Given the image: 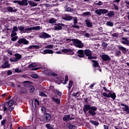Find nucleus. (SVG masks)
<instances>
[{
    "label": "nucleus",
    "mask_w": 129,
    "mask_h": 129,
    "mask_svg": "<svg viewBox=\"0 0 129 129\" xmlns=\"http://www.w3.org/2000/svg\"><path fill=\"white\" fill-rule=\"evenodd\" d=\"M72 84H73V83H72V81H70L69 82V89H70V88H71V87H72Z\"/></svg>",
    "instance_id": "obj_57"
},
{
    "label": "nucleus",
    "mask_w": 129,
    "mask_h": 129,
    "mask_svg": "<svg viewBox=\"0 0 129 129\" xmlns=\"http://www.w3.org/2000/svg\"><path fill=\"white\" fill-rule=\"evenodd\" d=\"M12 31H13V32H18V27L14 26L13 28Z\"/></svg>",
    "instance_id": "obj_49"
},
{
    "label": "nucleus",
    "mask_w": 129,
    "mask_h": 129,
    "mask_svg": "<svg viewBox=\"0 0 129 129\" xmlns=\"http://www.w3.org/2000/svg\"><path fill=\"white\" fill-rule=\"evenodd\" d=\"M78 23V19L77 17H75L74 19V25L72 26L73 28H75V29H79V26L76 25V24Z\"/></svg>",
    "instance_id": "obj_14"
},
{
    "label": "nucleus",
    "mask_w": 129,
    "mask_h": 129,
    "mask_svg": "<svg viewBox=\"0 0 129 129\" xmlns=\"http://www.w3.org/2000/svg\"><path fill=\"white\" fill-rule=\"evenodd\" d=\"M28 49H40L39 45H30L29 46Z\"/></svg>",
    "instance_id": "obj_26"
},
{
    "label": "nucleus",
    "mask_w": 129,
    "mask_h": 129,
    "mask_svg": "<svg viewBox=\"0 0 129 129\" xmlns=\"http://www.w3.org/2000/svg\"><path fill=\"white\" fill-rule=\"evenodd\" d=\"M121 105L122 106H124V108H123V110H124V111H126V112H127V113H129V108H128V106L124 104H121Z\"/></svg>",
    "instance_id": "obj_21"
},
{
    "label": "nucleus",
    "mask_w": 129,
    "mask_h": 129,
    "mask_svg": "<svg viewBox=\"0 0 129 129\" xmlns=\"http://www.w3.org/2000/svg\"><path fill=\"white\" fill-rule=\"evenodd\" d=\"M78 56L79 57H84V50H79L78 51Z\"/></svg>",
    "instance_id": "obj_22"
},
{
    "label": "nucleus",
    "mask_w": 129,
    "mask_h": 129,
    "mask_svg": "<svg viewBox=\"0 0 129 129\" xmlns=\"http://www.w3.org/2000/svg\"><path fill=\"white\" fill-rule=\"evenodd\" d=\"M61 18L64 21H71V20H73V17L67 15H63Z\"/></svg>",
    "instance_id": "obj_10"
},
{
    "label": "nucleus",
    "mask_w": 129,
    "mask_h": 129,
    "mask_svg": "<svg viewBox=\"0 0 129 129\" xmlns=\"http://www.w3.org/2000/svg\"><path fill=\"white\" fill-rule=\"evenodd\" d=\"M95 13H96L97 15H99V16H101V9L95 10Z\"/></svg>",
    "instance_id": "obj_34"
},
{
    "label": "nucleus",
    "mask_w": 129,
    "mask_h": 129,
    "mask_svg": "<svg viewBox=\"0 0 129 129\" xmlns=\"http://www.w3.org/2000/svg\"><path fill=\"white\" fill-rule=\"evenodd\" d=\"M6 121H7V120L4 119L1 121V124L2 125H5L6 124Z\"/></svg>",
    "instance_id": "obj_55"
},
{
    "label": "nucleus",
    "mask_w": 129,
    "mask_h": 129,
    "mask_svg": "<svg viewBox=\"0 0 129 129\" xmlns=\"http://www.w3.org/2000/svg\"><path fill=\"white\" fill-rule=\"evenodd\" d=\"M18 36H15L14 37H12L11 39V40L13 41V42H15V41H17V40H18Z\"/></svg>",
    "instance_id": "obj_50"
},
{
    "label": "nucleus",
    "mask_w": 129,
    "mask_h": 129,
    "mask_svg": "<svg viewBox=\"0 0 129 129\" xmlns=\"http://www.w3.org/2000/svg\"><path fill=\"white\" fill-rule=\"evenodd\" d=\"M37 65H38V64H37L36 63L33 62V63H31V64H29V68H34V67H37Z\"/></svg>",
    "instance_id": "obj_31"
},
{
    "label": "nucleus",
    "mask_w": 129,
    "mask_h": 129,
    "mask_svg": "<svg viewBox=\"0 0 129 129\" xmlns=\"http://www.w3.org/2000/svg\"><path fill=\"white\" fill-rule=\"evenodd\" d=\"M44 118H45V120L47 122H49L51 120V118H52V116H51V114L50 113H46L44 115Z\"/></svg>",
    "instance_id": "obj_11"
},
{
    "label": "nucleus",
    "mask_w": 129,
    "mask_h": 129,
    "mask_svg": "<svg viewBox=\"0 0 129 129\" xmlns=\"http://www.w3.org/2000/svg\"><path fill=\"white\" fill-rule=\"evenodd\" d=\"M46 111H47V110L46 109V108L44 107H41V112L42 113H46Z\"/></svg>",
    "instance_id": "obj_43"
},
{
    "label": "nucleus",
    "mask_w": 129,
    "mask_h": 129,
    "mask_svg": "<svg viewBox=\"0 0 129 129\" xmlns=\"http://www.w3.org/2000/svg\"><path fill=\"white\" fill-rule=\"evenodd\" d=\"M65 83L64 84H66V83H67V82H68V76H66V78H65Z\"/></svg>",
    "instance_id": "obj_59"
},
{
    "label": "nucleus",
    "mask_w": 129,
    "mask_h": 129,
    "mask_svg": "<svg viewBox=\"0 0 129 129\" xmlns=\"http://www.w3.org/2000/svg\"><path fill=\"white\" fill-rule=\"evenodd\" d=\"M102 46L103 47H104V48H106V47H107V43H106L103 42L102 43Z\"/></svg>",
    "instance_id": "obj_56"
},
{
    "label": "nucleus",
    "mask_w": 129,
    "mask_h": 129,
    "mask_svg": "<svg viewBox=\"0 0 129 129\" xmlns=\"http://www.w3.org/2000/svg\"><path fill=\"white\" fill-rule=\"evenodd\" d=\"M54 47V45H47L46 47V49H53V48Z\"/></svg>",
    "instance_id": "obj_46"
},
{
    "label": "nucleus",
    "mask_w": 129,
    "mask_h": 129,
    "mask_svg": "<svg viewBox=\"0 0 129 129\" xmlns=\"http://www.w3.org/2000/svg\"><path fill=\"white\" fill-rule=\"evenodd\" d=\"M41 29H42V28H41L40 26H34L33 27H26L25 29V31L29 32L33 30H34L35 31H38L39 30H41Z\"/></svg>",
    "instance_id": "obj_5"
},
{
    "label": "nucleus",
    "mask_w": 129,
    "mask_h": 129,
    "mask_svg": "<svg viewBox=\"0 0 129 129\" xmlns=\"http://www.w3.org/2000/svg\"><path fill=\"white\" fill-rule=\"evenodd\" d=\"M120 51L119 50H116L115 52V54L116 55V56H119L120 55Z\"/></svg>",
    "instance_id": "obj_53"
},
{
    "label": "nucleus",
    "mask_w": 129,
    "mask_h": 129,
    "mask_svg": "<svg viewBox=\"0 0 129 129\" xmlns=\"http://www.w3.org/2000/svg\"><path fill=\"white\" fill-rule=\"evenodd\" d=\"M32 104L33 107H36L37 105H40V102H39V101H38V100L34 99L32 101Z\"/></svg>",
    "instance_id": "obj_18"
},
{
    "label": "nucleus",
    "mask_w": 129,
    "mask_h": 129,
    "mask_svg": "<svg viewBox=\"0 0 129 129\" xmlns=\"http://www.w3.org/2000/svg\"><path fill=\"white\" fill-rule=\"evenodd\" d=\"M66 41H72V42H74V43H75V45H76V46H78V48H82L84 46V44L83 43H82V42L78 39H67Z\"/></svg>",
    "instance_id": "obj_2"
},
{
    "label": "nucleus",
    "mask_w": 129,
    "mask_h": 129,
    "mask_svg": "<svg viewBox=\"0 0 129 129\" xmlns=\"http://www.w3.org/2000/svg\"><path fill=\"white\" fill-rule=\"evenodd\" d=\"M45 126L48 129H54V128H53V127H52L50 124H46Z\"/></svg>",
    "instance_id": "obj_45"
},
{
    "label": "nucleus",
    "mask_w": 129,
    "mask_h": 129,
    "mask_svg": "<svg viewBox=\"0 0 129 129\" xmlns=\"http://www.w3.org/2000/svg\"><path fill=\"white\" fill-rule=\"evenodd\" d=\"M15 72H17V73L21 72V70H20V69L17 68L15 69Z\"/></svg>",
    "instance_id": "obj_62"
},
{
    "label": "nucleus",
    "mask_w": 129,
    "mask_h": 129,
    "mask_svg": "<svg viewBox=\"0 0 129 129\" xmlns=\"http://www.w3.org/2000/svg\"><path fill=\"white\" fill-rule=\"evenodd\" d=\"M28 3L31 7H37V6H38L37 3L33 1H28Z\"/></svg>",
    "instance_id": "obj_24"
},
{
    "label": "nucleus",
    "mask_w": 129,
    "mask_h": 129,
    "mask_svg": "<svg viewBox=\"0 0 129 129\" xmlns=\"http://www.w3.org/2000/svg\"><path fill=\"white\" fill-rule=\"evenodd\" d=\"M118 48H119V50L122 51V52H126V48L125 47H124L123 46H118Z\"/></svg>",
    "instance_id": "obj_28"
},
{
    "label": "nucleus",
    "mask_w": 129,
    "mask_h": 129,
    "mask_svg": "<svg viewBox=\"0 0 129 129\" xmlns=\"http://www.w3.org/2000/svg\"><path fill=\"white\" fill-rule=\"evenodd\" d=\"M3 68H10L11 64L9 63V61L6 60L2 66Z\"/></svg>",
    "instance_id": "obj_17"
},
{
    "label": "nucleus",
    "mask_w": 129,
    "mask_h": 129,
    "mask_svg": "<svg viewBox=\"0 0 129 129\" xmlns=\"http://www.w3.org/2000/svg\"><path fill=\"white\" fill-rule=\"evenodd\" d=\"M67 12H73V9H71L70 8H66Z\"/></svg>",
    "instance_id": "obj_52"
},
{
    "label": "nucleus",
    "mask_w": 129,
    "mask_h": 129,
    "mask_svg": "<svg viewBox=\"0 0 129 129\" xmlns=\"http://www.w3.org/2000/svg\"><path fill=\"white\" fill-rule=\"evenodd\" d=\"M11 37H15V36H17V33L15 31H12L11 32Z\"/></svg>",
    "instance_id": "obj_48"
},
{
    "label": "nucleus",
    "mask_w": 129,
    "mask_h": 129,
    "mask_svg": "<svg viewBox=\"0 0 129 129\" xmlns=\"http://www.w3.org/2000/svg\"><path fill=\"white\" fill-rule=\"evenodd\" d=\"M6 105H8V104H7V103L4 105H2V107H3L4 108V111H7V110H8V108L6 107Z\"/></svg>",
    "instance_id": "obj_41"
},
{
    "label": "nucleus",
    "mask_w": 129,
    "mask_h": 129,
    "mask_svg": "<svg viewBox=\"0 0 129 129\" xmlns=\"http://www.w3.org/2000/svg\"><path fill=\"white\" fill-rule=\"evenodd\" d=\"M40 53L44 55L46 54H53V53H54V51L51 49H45L43 52L40 51Z\"/></svg>",
    "instance_id": "obj_15"
},
{
    "label": "nucleus",
    "mask_w": 129,
    "mask_h": 129,
    "mask_svg": "<svg viewBox=\"0 0 129 129\" xmlns=\"http://www.w3.org/2000/svg\"><path fill=\"white\" fill-rule=\"evenodd\" d=\"M31 76L33 78H35V79L38 78V75H37L36 74H33V75H31Z\"/></svg>",
    "instance_id": "obj_58"
},
{
    "label": "nucleus",
    "mask_w": 129,
    "mask_h": 129,
    "mask_svg": "<svg viewBox=\"0 0 129 129\" xmlns=\"http://www.w3.org/2000/svg\"><path fill=\"white\" fill-rule=\"evenodd\" d=\"M14 100H11L10 101L7 102V104H8V105H9V106L11 107L13 106V105L14 104Z\"/></svg>",
    "instance_id": "obj_33"
},
{
    "label": "nucleus",
    "mask_w": 129,
    "mask_h": 129,
    "mask_svg": "<svg viewBox=\"0 0 129 129\" xmlns=\"http://www.w3.org/2000/svg\"><path fill=\"white\" fill-rule=\"evenodd\" d=\"M22 44H24V45H28V44H29V41L26 40L25 38H20L18 40L17 43H15V46H16V47H19Z\"/></svg>",
    "instance_id": "obj_3"
},
{
    "label": "nucleus",
    "mask_w": 129,
    "mask_h": 129,
    "mask_svg": "<svg viewBox=\"0 0 129 129\" xmlns=\"http://www.w3.org/2000/svg\"><path fill=\"white\" fill-rule=\"evenodd\" d=\"M102 94L105 97H108L109 98H110V96H109V93L107 94V93L104 92V93H103Z\"/></svg>",
    "instance_id": "obj_40"
},
{
    "label": "nucleus",
    "mask_w": 129,
    "mask_h": 129,
    "mask_svg": "<svg viewBox=\"0 0 129 129\" xmlns=\"http://www.w3.org/2000/svg\"><path fill=\"white\" fill-rule=\"evenodd\" d=\"M103 61H110V57L106 54H102L100 55Z\"/></svg>",
    "instance_id": "obj_12"
},
{
    "label": "nucleus",
    "mask_w": 129,
    "mask_h": 129,
    "mask_svg": "<svg viewBox=\"0 0 129 129\" xmlns=\"http://www.w3.org/2000/svg\"><path fill=\"white\" fill-rule=\"evenodd\" d=\"M7 10L10 13H16L18 12V9H16L15 7L13 8L12 7H8Z\"/></svg>",
    "instance_id": "obj_13"
},
{
    "label": "nucleus",
    "mask_w": 129,
    "mask_h": 129,
    "mask_svg": "<svg viewBox=\"0 0 129 129\" xmlns=\"http://www.w3.org/2000/svg\"><path fill=\"white\" fill-rule=\"evenodd\" d=\"M18 29L21 32H24V31L25 30V27H24L23 26H18Z\"/></svg>",
    "instance_id": "obj_42"
},
{
    "label": "nucleus",
    "mask_w": 129,
    "mask_h": 129,
    "mask_svg": "<svg viewBox=\"0 0 129 129\" xmlns=\"http://www.w3.org/2000/svg\"><path fill=\"white\" fill-rule=\"evenodd\" d=\"M84 54L86 56L88 57V59H93V57H92V52H91V51L89 49L85 50Z\"/></svg>",
    "instance_id": "obj_8"
},
{
    "label": "nucleus",
    "mask_w": 129,
    "mask_h": 129,
    "mask_svg": "<svg viewBox=\"0 0 129 129\" xmlns=\"http://www.w3.org/2000/svg\"><path fill=\"white\" fill-rule=\"evenodd\" d=\"M113 6H114V9H115L116 10H118V7L117 6L115 5H114Z\"/></svg>",
    "instance_id": "obj_63"
},
{
    "label": "nucleus",
    "mask_w": 129,
    "mask_h": 129,
    "mask_svg": "<svg viewBox=\"0 0 129 129\" xmlns=\"http://www.w3.org/2000/svg\"><path fill=\"white\" fill-rule=\"evenodd\" d=\"M13 74V72L11 71H8L7 72V75H12Z\"/></svg>",
    "instance_id": "obj_60"
},
{
    "label": "nucleus",
    "mask_w": 129,
    "mask_h": 129,
    "mask_svg": "<svg viewBox=\"0 0 129 129\" xmlns=\"http://www.w3.org/2000/svg\"><path fill=\"white\" fill-rule=\"evenodd\" d=\"M39 38L42 39H48V38H51V36L48 33L45 32L41 33L39 35Z\"/></svg>",
    "instance_id": "obj_9"
},
{
    "label": "nucleus",
    "mask_w": 129,
    "mask_h": 129,
    "mask_svg": "<svg viewBox=\"0 0 129 129\" xmlns=\"http://www.w3.org/2000/svg\"><path fill=\"white\" fill-rule=\"evenodd\" d=\"M63 27H64L63 24H61V23L55 24L54 25L53 30L54 31H60L62 30Z\"/></svg>",
    "instance_id": "obj_6"
},
{
    "label": "nucleus",
    "mask_w": 129,
    "mask_h": 129,
    "mask_svg": "<svg viewBox=\"0 0 129 129\" xmlns=\"http://www.w3.org/2000/svg\"><path fill=\"white\" fill-rule=\"evenodd\" d=\"M122 41H121V43L123 44V45H129V40L127 39V38L122 37Z\"/></svg>",
    "instance_id": "obj_16"
},
{
    "label": "nucleus",
    "mask_w": 129,
    "mask_h": 129,
    "mask_svg": "<svg viewBox=\"0 0 129 129\" xmlns=\"http://www.w3.org/2000/svg\"><path fill=\"white\" fill-rule=\"evenodd\" d=\"M51 99L52 100H53V101H55V102H56V103H57V104H60V99L58 98H55L54 97H52Z\"/></svg>",
    "instance_id": "obj_29"
},
{
    "label": "nucleus",
    "mask_w": 129,
    "mask_h": 129,
    "mask_svg": "<svg viewBox=\"0 0 129 129\" xmlns=\"http://www.w3.org/2000/svg\"><path fill=\"white\" fill-rule=\"evenodd\" d=\"M27 2H28V0H22L21 2L20 1H14L13 3H15V4L18 3L20 6H28V4Z\"/></svg>",
    "instance_id": "obj_7"
},
{
    "label": "nucleus",
    "mask_w": 129,
    "mask_h": 129,
    "mask_svg": "<svg viewBox=\"0 0 129 129\" xmlns=\"http://www.w3.org/2000/svg\"><path fill=\"white\" fill-rule=\"evenodd\" d=\"M90 122H91V123L94 124V125H98V124H99V123L98 122L95 121L90 120Z\"/></svg>",
    "instance_id": "obj_37"
},
{
    "label": "nucleus",
    "mask_w": 129,
    "mask_h": 129,
    "mask_svg": "<svg viewBox=\"0 0 129 129\" xmlns=\"http://www.w3.org/2000/svg\"><path fill=\"white\" fill-rule=\"evenodd\" d=\"M39 94L40 96H45V97H47V95L43 92H40Z\"/></svg>",
    "instance_id": "obj_47"
},
{
    "label": "nucleus",
    "mask_w": 129,
    "mask_h": 129,
    "mask_svg": "<svg viewBox=\"0 0 129 129\" xmlns=\"http://www.w3.org/2000/svg\"><path fill=\"white\" fill-rule=\"evenodd\" d=\"M85 22L86 23V25L88 28H92L93 25H92V23L91 22H90V20H85Z\"/></svg>",
    "instance_id": "obj_19"
},
{
    "label": "nucleus",
    "mask_w": 129,
    "mask_h": 129,
    "mask_svg": "<svg viewBox=\"0 0 129 129\" xmlns=\"http://www.w3.org/2000/svg\"><path fill=\"white\" fill-rule=\"evenodd\" d=\"M73 95H74V96L78 97V96H79L78 95V92L74 93H73Z\"/></svg>",
    "instance_id": "obj_61"
},
{
    "label": "nucleus",
    "mask_w": 129,
    "mask_h": 129,
    "mask_svg": "<svg viewBox=\"0 0 129 129\" xmlns=\"http://www.w3.org/2000/svg\"><path fill=\"white\" fill-rule=\"evenodd\" d=\"M73 118L72 117H70V115H65L63 118V120L64 121H68L69 120H72Z\"/></svg>",
    "instance_id": "obj_20"
},
{
    "label": "nucleus",
    "mask_w": 129,
    "mask_h": 129,
    "mask_svg": "<svg viewBox=\"0 0 129 129\" xmlns=\"http://www.w3.org/2000/svg\"><path fill=\"white\" fill-rule=\"evenodd\" d=\"M111 36L112 37H115L116 38L117 37H118V33H113Z\"/></svg>",
    "instance_id": "obj_51"
},
{
    "label": "nucleus",
    "mask_w": 129,
    "mask_h": 129,
    "mask_svg": "<svg viewBox=\"0 0 129 129\" xmlns=\"http://www.w3.org/2000/svg\"><path fill=\"white\" fill-rule=\"evenodd\" d=\"M101 14L103 15H105V14H107L108 13V10L106 9H101Z\"/></svg>",
    "instance_id": "obj_35"
},
{
    "label": "nucleus",
    "mask_w": 129,
    "mask_h": 129,
    "mask_svg": "<svg viewBox=\"0 0 129 129\" xmlns=\"http://www.w3.org/2000/svg\"><path fill=\"white\" fill-rule=\"evenodd\" d=\"M35 90V87L32 86L30 87V88L29 89V91L30 92H31V93H33L34 92Z\"/></svg>",
    "instance_id": "obj_39"
},
{
    "label": "nucleus",
    "mask_w": 129,
    "mask_h": 129,
    "mask_svg": "<svg viewBox=\"0 0 129 129\" xmlns=\"http://www.w3.org/2000/svg\"><path fill=\"white\" fill-rule=\"evenodd\" d=\"M104 129H109L108 128V126L104 125Z\"/></svg>",
    "instance_id": "obj_64"
},
{
    "label": "nucleus",
    "mask_w": 129,
    "mask_h": 129,
    "mask_svg": "<svg viewBox=\"0 0 129 129\" xmlns=\"http://www.w3.org/2000/svg\"><path fill=\"white\" fill-rule=\"evenodd\" d=\"M97 110V107L95 106H90V105H85L83 107V111L85 114H86L88 111L89 114H91L92 116H94L96 114L95 111Z\"/></svg>",
    "instance_id": "obj_1"
},
{
    "label": "nucleus",
    "mask_w": 129,
    "mask_h": 129,
    "mask_svg": "<svg viewBox=\"0 0 129 129\" xmlns=\"http://www.w3.org/2000/svg\"><path fill=\"white\" fill-rule=\"evenodd\" d=\"M109 96L112 99H115V98L116 97V95H115V93H113V94L109 93Z\"/></svg>",
    "instance_id": "obj_30"
},
{
    "label": "nucleus",
    "mask_w": 129,
    "mask_h": 129,
    "mask_svg": "<svg viewBox=\"0 0 129 129\" xmlns=\"http://www.w3.org/2000/svg\"><path fill=\"white\" fill-rule=\"evenodd\" d=\"M62 52H63L64 53H72L73 52V50L71 48L63 49L62 50Z\"/></svg>",
    "instance_id": "obj_23"
},
{
    "label": "nucleus",
    "mask_w": 129,
    "mask_h": 129,
    "mask_svg": "<svg viewBox=\"0 0 129 129\" xmlns=\"http://www.w3.org/2000/svg\"><path fill=\"white\" fill-rule=\"evenodd\" d=\"M48 22L49 24H55L57 22V20L54 18H51L49 20Z\"/></svg>",
    "instance_id": "obj_27"
},
{
    "label": "nucleus",
    "mask_w": 129,
    "mask_h": 129,
    "mask_svg": "<svg viewBox=\"0 0 129 129\" xmlns=\"http://www.w3.org/2000/svg\"><path fill=\"white\" fill-rule=\"evenodd\" d=\"M56 93L57 94V95H58L59 96H61V95H62V93L58 91V90H56Z\"/></svg>",
    "instance_id": "obj_54"
},
{
    "label": "nucleus",
    "mask_w": 129,
    "mask_h": 129,
    "mask_svg": "<svg viewBox=\"0 0 129 129\" xmlns=\"http://www.w3.org/2000/svg\"><path fill=\"white\" fill-rule=\"evenodd\" d=\"M107 16H108V17L109 18H112L113 17V16H114V12L112 11H110L107 14Z\"/></svg>",
    "instance_id": "obj_25"
},
{
    "label": "nucleus",
    "mask_w": 129,
    "mask_h": 129,
    "mask_svg": "<svg viewBox=\"0 0 129 129\" xmlns=\"http://www.w3.org/2000/svg\"><path fill=\"white\" fill-rule=\"evenodd\" d=\"M83 15L84 16H89V15H91V13L90 12H86L85 13H83Z\"/></svg>",
    "instance_id": "obj_44"
},
{
    "label": "nucleus",
    "mask_w": 129,
    "mask_h": 129,
    "mask_svg": "<svg viewBox=\"0 0 129 129\" xmlns=\"http://www.w3.org/2000/svg\"><path fill=\"white\" fill-rule=\"evenodd\" d=\"M92 62H93V66L94 67H98V63L97 61L95 60H92Z\"/></svg>",
    "instance_id": "obj_38"
},
{
    "label": "nucleus",
    "mask_w": 129,
    "mask_h": 129,
    "mask_svg": "<svg viewBox=\"0 0 129 129\" xmlns=\"http://www.w3.org/2000/svg\"><path fill=\"white\" fill-rule=\"evenodd\" d=\"M15 57H11L10 61L11 62H18L19 60L22 59V55L19 53H16L14 54Z\"/></svg>",
    "instance_id": "obj_4"
},
{
    "label": "nucleus",
    "mask_w": 129,
    "mask_h": 129,
    "mask_svg": "<svg viewBox=\"0 0 129 129\" xmlns=\"http://www.w3.org/2000/svg\"><path fill=\"white\" fill-rule=\"evenodd\" d=\"M67 126L69 129H74L76 127L75 125L70 124H68Z\"/></svg>",
    "instance_id": "obj_36"
},
{
    "label": "nucleus",
    "mask_w": 129,
    "mask_h": 129,
    "mask_svg": "<svg viewBox=\"0 0 129 129\" xmlns=\"http://www.w3.org/2000/svg\"><path fill=\"white\" fill-rule=\"evenodd\" d=\"M106 26H109V27H113V23L110 21H107L106 23Z\"/></svg>",
    "instance_id": "obj_32"
}]
</instances>
